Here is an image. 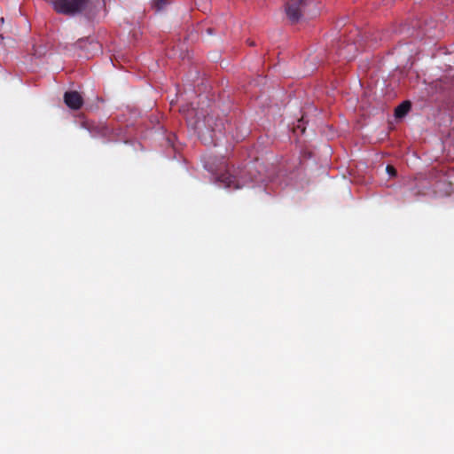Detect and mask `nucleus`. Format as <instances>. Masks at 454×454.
Masks as SVG:
<instances>
[{"label": "nucleus", "mask_w": 454, "mask_h": 454, "mask_svg": "<svg viewBox=\"0 0 454 454\" xmlns=\"http://www.w3.org/2000/svg\"><path fill=\"white\" fill-rule=\"evenodd\" d=\"M54 11L64 15H75L85 11L90 0H46Z\"/></svg>", "instance_id": "nucleus-1"}, {"label": "nucleus", "mask_w": 454, "mask_h": 454, "mask_svg": "<svg viewBox=\"0 0 454 454\" xmlns=\"http://www.w3.org/2000/svg\"><path fill=\"white\" fill-rule=\"evenodd\" d=\"M221 124H217L214 121V117L207 114L202 121L198 120L195 122V129L206 144L215 145V137L216 131H220Z\"/></svg>", "instance_id": "nucleus-2"}, {"label": "nucleus", "mask_w": 454, "mask_h": 454, "mask_svg": "<svg viewBox=\"0 0 454 454\" xmlns=\"http://www.w3.org/2000/svg\"><path fill=\"white\" fill-rule=\"evenodd\" d=\"M311 4L309 0H288L285 7L287 19L291 23L300 21L307 14Z\"/></svg>", "instance_id": "nucleus-3"}, {"label": "nucleus", "mask_w": 454, "mask_h": 454, "mask_svg": "<svg viewBox=\"0 0 454 454\" xmlns=\"http://www.w3.org/2000/svg\"><path fill=\"white\" fill-rule=\"evenodd\" d=\"M217 181L223 184L225 188L239 189L248 182L257 181V179L253 176L247 177L244 170L239 172V176L227 170L217 176Z\"/></svg>", "instance_id": "nucleus-4"}, {"label": "nucleus", "mask_w": 454, "mask_h": 454, "mask_svg": "<svg viewBox=\"0 0 454 454\" xmlns=\"http://www.w3.org/2000/svg\"><path fill=\"white\" fill-rule=\"evenodd\" d=\"M64 102L71 109L78 110L83 105L82 96L75 90L67 91L64 94Z\"/></svg>", "instance_id": "nucleus-5"}, {"label": "nucleus", "mask_w": 454, "mask_h": 454, "mask_svg": "<svg viewBox=\"0 0 454 454\" xmlns=\"http://www.w3.org/2000/svg\"><path fill=\"white\" fill-rule=\"evenodd\" d=\"M411 104L410 101H403L395 108V115L397 118H402L408 114V112L411 110Z\"/></svg>", "instance_id": "nucleus-6"}, {"label": "nucleus", "mask_w": 454, "mask_h": 454, "mask_svg": "<svg viewBox=\"0 0 454 454\" xmlns=\"http://www.w3.org/2000/svg\"><path fill=\"white\" fill-rule=\"evenodd\" d=\"M353 50H356V47L352 43H348L345 47L340 50V56L345 59H351L354 56L350 54Z\"/></svg>", "instance_id": "nucleus-7"}, {"label": "nucleus", "mask_w": 454, "mask_h": 454, "mask_svg": "<svg viewBox=\"0 0 454 454\" xmlns=\"http://www.w3.org/2000/svg\"><path fill=\"white\" fill-rule=\"evenodd\" d=\"M169 3V0H153V7L156 12H160Z\"/></svg>", "instance_id": "nucleus-8"}, {"label": "nucleus", "mask_w": 454, "mask_h": 454, "mask_svg": "<svg viewBox=\"0 0 454 454\" xmlns=\"http://www.w3.org/2000/svg\"><path fill=\"white\" fill-rule=\"evenodd\" d=\"M386 170H387V173L390 176H395L396 174H397V171L396 169L395 168V167L391 166V165H387V168H386Z\"/></svg>", "instance_id": "nucleus-9"}, {"label": "nucleus", "mask_w": 454, "mask_h": 454, "mask_svg": "<svg viewBox=\"0 0 454 454\" xmlns=\"http://www.w3.org/2000/svg\"><path fill=\"white\" fill-rule=\"evenodd\" d=\"M109 133L108 128L102 126L98 128V134L102 137H106Z\"/></svg>", "instance_id": "nucleus-10"}, {"label": "nucleus", "mask_w": 454, "mask_h": 454, "mask_svg": "<svg viewBox=\"0 0 454 454\" xmlns=\"http://www.w3.org/2000/svg\"><path fill=\"white\" fill-rule=\"evenodd\" d=\"M207 34L212 35V34H213V28L208 27V28L207 29Z\"/></svg>", "instance_id": "nucleus-11"}, {"label": "nucleus", "mask_w": 454, "mask_h": 454, "mask_svg": "<svg viewBox=\"0 0 454 454\" xmlns=\"http://www.w3.org/2000/svg\"><path fill=\"white\" fill-rule=\"evenodd\" d=\"M248 44H249L250 46H254V42H253V41H248Z\"/></svg>", "instance_id": "nucleus-12"}]
</instances>
